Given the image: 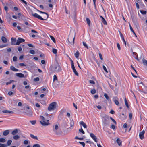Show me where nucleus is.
<instances>
[{
  "label": "nucleus",
  "mask_w": 147,
  "mask_h": 147,
  "mask_svg": "<svg viewBox=\"0 0 147 147\" xmlns=\"http://www.w3.org/2000/svg\"><path fill=\"white\" fill-rule=\"evenodd\" d=\"M79 143L80 144H81V145H82L83 146V147H85V143L84 142H79Z\"/></svg>",
  "instance_id": "obj_46"
},
{
  "label": "nucleus",
  "mask_w": 147,
  "mask_h": 147,
  "mask_svg": "<svg viewBox=\"0 0 147 147\" xmlns=\"http://www.w3.org/2000/svg\"><path fill=\"white\" fill-rule=\"evenodd\" d=\"M52 52L54 54H56L57 53V51L56 49L54 48H53Z\"/></svg>",
  "instance_id": "obj_35"
},
{
  "label": "nucleus",
  "mask_w": 147,
  "mask_h": 147,
  "mask_svg": "<svg viewBox=\"0 0 147 147\" xmlns=\"http://www.w3.org/2000/svg\"><path fill=\"white\" fill-rule=\"evenodd\" d=\"M116 142L119 146H120L122 143V141L120 140V139L119 138L117 139Z\"/></svg>",
  "instance_id": "obj_21"
},
{
  "label": "nucleus",
  "mask_w": 147,
  "mask_h": 147,
  "mask_svg": "<svg viewBox=\"0 0 147 147\" xmlns=\"http://www.w3.org/2000/svg\"><path fill=\"white\" fill-rule=\"evenodd\" d=\"M6 141L5 140L2 138H0V142L4 143Z\"/></svg>",
  "instance_id": "obj_38"
},
{
  "label": "nucleus",
  "mask_w": 147,
  "mask_h": 147,
  "mask_svg": "<svg viewBox=\"0 0 147 147\" xmlns=\"http://www.w3.org/2000/svg\"><path fill=\"white\" fill-rule=\"evenodd\" d=\"M129 119L131 120L132 117V114L131 113H130L129 114Z\"/></svg>",
  "instance_id": "obj_53"
},
{
  "label": "nucleus",
  "mask_w": 147,
  "mask_h": 147,
  "mask_svg": "<svg viewBox=\"0 0 147 147\" xmlns=\"http://www.w3.org/2000/svg\"><path fill=\"white\" fill-rule=\"evenodd\" d=\"M13 94V92L11 91H9L8 93V94L9 96L12 95Z\"/></svg>",
  "instance_id": "obj_62"
},
{
  "label": "nucleus",
  "mask_w": 147,
  "mask_h": 147,
  "mask_svg": "<svg viewBox=\"0 0 147 147\" xmlns=\"http://www.w3.org/2000/svg\"><path fill=\"white\" fill-rule=\"evenodd\" d=\"M131 17L133 22L134 23H135L136 21L135 19V17L131 15Z\"/></svg>",
  "instance_id": "obj_48"
},
{
  "label": "nucleus",
  "mask_w": 147,
  "mask_h": 147,
  "mask_svg": "<svg viewBox=\"0 0 147 147\" xmlns=\"http://www.w3.org/2000/svg\"><path fill=\"white\" fill-rule=\"evenodd\" d=\"M40 118L42 120L40 121V124L43 126H48L50 125L49 120H46L45 117L42 116H40Z\"/></svg>",
  "instance_id": "obj_4"
},
{
  "label": "nucleus",
  "mask_w": 147,
  "mask_h": 147,
  "mask_svg": "<svg viewBox=\"0 0 147 147\" xmlns=\"http://www.w3.org/2000/svg\"><path fill=\"white\" fill-rule=\"evenodd\" d=\"M16 75L20 78H24V74L22 73H16Z\"/></svg>",
  "instance_id": "obj_13"
},
{
  "label": "nucleus",
  "mask_w": 147,
  "mask_h": 147,
  "mask_svg": "<svg viewBox=\"0 0 147 147\" xmlns=\"http://www.w3.org/2000/svg\"><path fill=\"white\" fill-rule=\"evenodd\" d=\"M19 65L20 66H26L25 64H24V63H20L19 64Z\"/></svg>",
  "instance_id": "obj_60"
},
{
  "label": "nucleus",
  "mask_w": 147,
  "mask_h": 147,
  "mask_svg": "<svg viewBox=\"0 0 147 147\" xmlns=\"http://www.w3.org/2000/svg\"><path fill=\"white\" fill-rule=\"evenodd\" d=\"M90 92L92 94H94L96 93V90L95 89H92L91 91Z\"/></svg>",
  "instance_id": "obj_36"
},
{
  "label": "nucleus",
  "mask_w": 147,
  "mask_h": 147,
  "mask_svg": "<svg viewBox=\"0 0 147 147\" xmlns=\"http://www.w3.org/2000/svg\"><path fill=\"white\" fill-rule=\"evenodd\" d=\"M29 53L32 54H34L35 53V52L34 50H30L29 51Z\"/></svg>",
  "instance_id": "obj_40"
},
{
  "label": "nucleus",
  "mask_w": 147,
  "mask_h": 147,
  "mask_svg": "<svg viewBox=\"0 0 147 147\" xmlns=\"http://www.w3.org/2000/svg\"><path fill=\"white\" fill-rule=\"evenodd\" d=\"M2 112L3 113H11L13 114L14 113V112L12 111H10L7 110H3L2 111Z\"/></svg>",
  "instance_id": "obj_12"
},
{
  "label": "nucleus",
  "mask_w": 147,
  "mask_h": 147,
  "mask_svg": "<svg viewBox=\"0 0 147 147\" xmlns=\"http://www.w3.org/2000/svg\"><path fill=\"white\" fill-rule=\"evenodd\" d=\"M103 68L104 70L106 72H108V71L106 69V67L104 65H103Z\"/></svg>",
  "instance_id": "obj_55"
},
{
  "label": "nucleus",
  "mask_w": 147,
  "mask_h": 147,
  "mask_svg": "<svg viewBox=\"0 0 147 147\" xmlns=\"http://www.w3.org/2000/svg\"><path fill=\"white\" fill-rule=\"evenodd\" d=\"M119 34H120V35L121 38H123V37H124V36H123V34H122L121 32L119 31Z\"/></svg>",
  "instance_id": "obj_61"
},
{
  "label": "nucleus",
  "mask_w": 147,
  "mask_h": 147,
  "mask_svg": "<svg viewBox=\"0 0 147 147\" xmlns=\"http://www.w3.org/2000/svg\"><path fill=\"white\" fill-rule=\"evenodd\" d=\"M7 146L6 144L0 143V147H6Z\"/></svg>",
  "instance_id": "obj_45"
},
{
  "label": "nucleus",
  "mask_w": 147,
  "mask_h": 147,
  "mask_svg": "<svg viewBox=\"0 0 147 147\" xmlns=\"http://www.w3.org/2000/svg\"><path fill=\"white\" fill-rule=\"evenodd\" d=\"M124 100H125V105L127 107V108H129V106L128 105L127 102L126 98H125Z\"/></svg>",
  "instance_id": "obj_32"
},
{
  "label": "nucleus",
  "mask_w": 147,
  "mask_h": 147,
  "mask_svg": "<svg viewBox=\"0 0 147 147\" xmlns=\"http://www.w3.org/2000/svg\"><path fill=\"white\" fill-rule=\"evenodd\" d=\"M9 133V130H6L4 131L3 134L4 136H6L8 135Z\"/></svg>",
  "instance_id": "obj_18"
},
{
  "label": "nucleus",
  "mask_w": 147,
  "mask_h": 147,
  "mask_svg": "<svg viewBox=\"0 0 147 147\" xmlns=\"http://www.w3.org/2000/svg\"><path fill=\"white\" fill-rule=\"evenodd\" d=\"M39 77H36L34 79V81H39Z\"/></svg>",
  "instance_id": "obj_42"
},
{
  "label": "nucleus",
  "mask_w": 147,
  "mask_h": 147,
  "mask_svg": "<svg viewBox=\"0 0 147 147\" xmlns=\"http://www.w3.org/2000/svg\"><path fill=\"white\" fill-rule=\"evenodd\" d=\"M18 50L19 52H21L22 51V48L21 47H19L18 48Z\"/></svg>",
  "instance_id": "obj_59"
},
{
  "label": "nucleus",
  "mask_w": 147,
  "mask_h": 147,
  "mask_svg": "<svg viewBox=\"0 0 147 147\" xmlns=\"http://www.w3.org/2000/svg\"><path fill=\"white\" fill-rule=\"evenodd\" d=\"M14 81L13 80H10L9 82H6V84L7 85H8V84H11L12 82Z\"/></svg>",
  "instance_id": "obj_44"
},
{
  "label": "nucleus",
  "mask_w": 147,
  "mask_h": 147,
  "mask_svg": "<svg viewBox=\"0 0 147 147\" xmlns=\"http://www.w3.org/2000/svg\"><path fill=\"white\" fill-rule=\"evenodd\" d=\"M1 40L3 43H5L7 42V40L5 37L2 36Z\"/></svg>",
  "instance_id": "obj_19"
},
{
  "label": "nucleus",
  "mask_w": 147,
  "mask_h": 147,
  "mask_svg": "<svg viewBox=\"0 0 147 147\" xmlns=\"http://www.w3.org/2000/svg\"><path fill=\"white\" fill-rule=\"evenodd\" d=\"M18 132V129H16L13 130L11 134L13 135H16Z\"/></svg>",
  "instance_id": "obj_22"
},
{
  "label": "nucleus",
  "mask_w": 147,
  "mask_h": 147,
  "mask_svg": "<svg viewBox=\"0 0 147 147\" xmlns=\"http://www.w3.org/2000/svg\"><path fill=\"white\" fill-rule=\"evenodd\" d=\"M26 113V115L29 116H32V112L30 110L27 111Z\"/></svg>",
  "instance_id": "obj_16"
},
{
  "label": "nucleus",
  "mask_w": 147,
  "mask_h": 147,
  "mask_svg": "<svg viewBox=\"0 0 147 147\" xmlns=\"http://www.w3.org/2000/svg\"><path fill=\"white\" fill-rule=\"evenodd\" d=\"M50 70L54 72L58 73L61 71V69L59 64L56 61V63L52 65L50 67Z\"/></svg>",
  "instance_id": "obj_1"
},
{
  "label": "nucleus",
  "mask_w": 147,
  "mask_h": 147,
  "mask_svg": "<svg viewBox=\"0 0 147 147\" xmlns=\"http://www.w3.org/2000/svg\"><path fill=\"white\" fill-rule=\"evenodd\" d=\"M99 55L100 58V59L101 60H102L103 59V58L102 55V54L100 53H99Z\"/></svg>",
  "instance_id": "obj_51"
},
{
  "label": "nucleus",
  "mask_w": 147,
  "mask_h": 147,
  "mask_svg": "<svg viewBox=\"0 0 147 147\" xmlns=\"http://www.w3.org/2000/svg\"><path fill=\"white\" fill-rule=\"evenodd\" d=\"M30 122L32 125H34L36 122V120L31 121Z\"/></svg>",
  "instance_id": "obj_47"
},
{
  "label": "nucleus",
  "mask_w": 147,
  "mask_h": 147,
  "mask_svg": "<svg viewBox=\"0 0 147 147\" xmlns=\"http://www.w3.org/2000/svg\"><path fill=\"white\" fill-rule=\"evenodd\" d=\"M79 132L81 133H82L83 134H85V132L83 130L82 128H81V129H79Z\"/></svg>",
  "instance_id": "obj_39"
},
{
  "label": "nucleus",
  "mask_w": 147,
  "mask_h": 147,
  "mask_svg": "<svg viewBox=\"0 0 147 147\" xmlns=\"http://www.w3.org/2000/svg\"><path fill=\"white\" fill-rule=\"evenodd\" d=\"M70 127H72L74 125V122L73 120H72L70 123Z\"/></svg>",
  "instance_id": "obj_29"
},
{
  "label": "nucleus",
  "mask_w": 147,
  "mask_h": 147,
  "mask_svg": "<svg viewBox=\"0 0 147 147\" xmlns=\"http://www.w3.org/2000/svg\"><path fill=\"white\" fill-rule=\"evenodd\" d=\"M104 96L108 101H109V100H110L108 95L106 93H105L104 94Z\"/></svg>",
  "instance_id": "obj_24"
},
{
  "label": "nucleus",
  "mask_w": 147,
  "mask_h": 147,
  "mask_svg": "<svg viewBox=\"0 0 147 147\" xmlns=\"http://www.w3.org/2000/svg\"><path fill=\"white\" fill-rule=\"evenodd\" d=\"M23 3H24L26 5H27V2L25 1L24 0H20Z\"/></svg>",
  "instance_id": "obj_63"
},
{
  "label": "nucleus",
  "mask_w": 147,
  "mask_h": 147,
  "mask_svg": "<svg viewBox=\"0 0 147 147\" xmlns=\"http://www.w3.org/2000/svg\"><path fill=\"white\" fill-rule=\"evenodd\" d=\"M13 139L14 140H17L19 139L20 138V136L18 135H15L13 137Z\"/></svg>",
  "instance_id": "obj_28"
},
{
  "label": "nucleus",
  "mask_w": 147,
  "mask_h": 147,
  "mask_svg": "<svg viewBox=\"0 0 147 147\" xmlns=\"http://www.w3.org/2000/svg\"><path fill=\"white\" fill-rule=\"evenodd\" d=\"M129 26L130 28V29L131 30L132 32L135 35V36L137 37V36H136V34L135 33V32H134V30H133V28H132V27L131 26V25L130 24H129Z\"/></svg>",
  "instance_id": "obj_23"
},
{
  "label": "nucleus",
  "mask_w": 147,
  "mask_h": 147,
  "mask_svg": "<svg viewBox=\"0 0 147 147\" xmlns=\"http://www.w3.org/2000/svg\"><path fill=\"white\" fill-rule=\"evenodd\" d=\"M143 63L144 65L147 66V60L143 59Z\"/></svg>",
  "instance_id": "obj_33"
},
{
  "label": "nucleus",
  "mask_w": 147,
  "mask_h": 147,
  "mask_svg": "<svg viewBox=\"0 0 147 147\" xmlns=\"http://www.w3.org/2000/svg\"><path fill=\"white\" fill-rule=\"evenodd\" d=\"M16 38H12L11 39V45H16Z\"/></svg>",
  "instance_id": "obj_15"
},
{
  "label": "nucleus",
  "mask_w": 147,
  "mask_h": 147,
  "mask_svg": "<svg viewBox=\"0 0 147 147\" xmlns=\"http://www.w3.org/2000/svg\"><path fill=\"white\" fill-rule=\"evenodd\" d=\"M80 124L83 126L84 128H86L87 126L86 124L83 121H81L80 122Z\"/></svg>",
  "instance_id": "obj_20"
},
{
  "label": "nucleus",
  "mask_w": 147,
  "mask_h": 147,
  "mask_svg": "<svg viewBox=\"0 0 147 147\" xmlns=\"http://www.w3.org/2000/svg\"><path fill=\"white\" fill-rule=\"evenodd\" d=\"M10 69L14 71H18L19 70L13 66H11L10 67Z\"/></svg>",
  "instance_id": "obj_14"
},
{
  "label": "nucleus",
  "mask_w": 147,
  "mask_h": 147,
  "mask_svg": "<svg viewBox=\"0 0 147 147\" xmlns=\"http://www.w3.org/2000/svg\"><path fill=\"white\" fill-rule=\"evenodd\" d=\"M33 147H40V146L39 144H37L34 145Z\"/></svg>",
  "instance_id": "obj_50"
},
{
  "label": "nucleus",
  "mask_w": 147,
  "mask_h": 147,
  "mask_svg": "<svg viewBox=\"0 0 147 147\" xmlns=\"http://www.w3.org/2000/svg\"><path fill=\"white\" fill-rule=\"evenodd\" d=\"M89 82L92 84H95V82L93 80H90L89 81Z\"/></svg>",
  "instance_id": "obj_52"
},
{
  "label": "nucleus",
  "mask_w": 147,
  "mask_h": 147,
  "mask_svg": "<svg viewBox=\"0 0 147 147\" xmlns=\"http://www.w3.org/2000/svg\"><path fill=\"white\" fill-rule=\"evenodd\" d=\"M109 113L112 114H114L115 113V112L113 110H111L110 111Z\"/></svg>",
  "instance_id": "obj_64"
},
{
  "label": "nucleus",
  "mask_w": 147,
  "mask_h": 147,
  "mask_svg": "<svg viewBox=\"0 0 147 147\" xmlns=\"http://www.w3.org/2000/svg\"><path fill=\"white\" fill-rule=\"evenodd\" d=\"M27 45L29 46V47H34L33 46V45L31 44H28Z\"/></svg>",
  "instance_id": "obj_58"
},
{
  "label": "nucleus",
  "mask_w": 147,
  "mask_h": 147,
  "mask_svg": "<svg viewBox=\"0 0 147 147\" xmlns=\"http://www.w3.org/2000/svg\"><path fill=\"white\" fill-rule=\"evenodd\" d=\"M90 137L96 142H97V138L96 136L92 133H91L90 134Z\"/></svg>",
  "instance_id": "obj_8"
},
{
  "label": "nucleus",
  "mask_w": 147,
  "mask_h": 147,
  "mask_svg": "<svg viewBox=\"0 0 147 147\" xmlns=\"http://www.w3.org/2000/svg\"><path fill=\"white\" fill-rule=\"evenodd\" d=\"M86 20L87 21V23L88 24V25L89 26H90V20L88 18H86Z\"/></svg>",
  "instance_id": "obj_37"
},
{
  "label": "nucleus",
  "mask_w": 147,
  "mask_h": 147,
  "mask_svg": "<svg viewBox=\"0 0 147 147\" xmlns=\"http://www.w3.org/2000/svg\"><path fill=\"white\" fill-rule=\"evenodd\" d=\"M117 99H118L117 97H114L113 98V100L116 105H118L119 104V102Z\"/></svg>",
  "instance_id": "obj_11"
},
{
  "label": "nucleus",
  "mask_w": 147,
  "mask_h": 147,
  "mask_svg": "<svg viewBox=\"0 0 147 147\" xmlns=\"http://www.w3.org/2000/svg\"><path fill=\"white\" fill-rule=\"evenodd\" d=\"M31 12L32 13V14L33 16L42 20H46L49 17V15L47 13V14H45L46 15V16H43L44 18H43L41 17V16L38 15L36 13H35L34 14L33 13L32 11Z\"/></svg>",
  "instance_id": "obj_3"
},
{
  "label": "nucleus",
  "mask_w": 147,
  "mask_h": 147,
  "mask_svg": "<svg viewBox=\"0 0 147 147\" xmlns=\"http://www.w3.org/2000/svg\"><path fill=\"white\" fill-rule=\"evenodd\" d=\"M12 140H9L7 142V144L8 146H10L12 143Z\"/></svg>",
  "instance_id": "obj_34"
},
{
  "label": "nucleus",
  "mask_w": 147,
  "mask_h": 147,
  "mask_svg": "<svg viewBox=\"0 0 147 147\" xmlns=\"http://www.w3.org/2000/svg\"><path fill=\"white\" fill-rule=\"evenodd\" d=\"M100 16V18L102 19V23L106 25L107 24V23L104 18L101 16Z\"/></svg>",
  "instance_id": "obj_17"
},
{
  "label": "nucleus",
  "mask_w": 147,
  "mask_h": 147,
  "mask_svg": "<svg viewBox=\"0 0 147 147\" xmlns=\"http://www.w3.org/2000/svg\"><path fill=\"white\" fill-rule=\"evenodd\" d=\"M74 74L76 76H78V74L75 69L73 70Z\"/></svg>",
  "instance_id": "obj_41"
},
{
  "label": "nucleus",
  "mask_w": 147,
  "mask_h": 147,
  "mask_svg": "<svg viewBox=\"0 0 147 147\" xmlns=\"http://www.w3.org/2000/svg\"><path fill=\"white\" fill-rule=\"evenodd\" d=\"M59 129V127L56 124L55 125L54 127L53 130L54 131L55 133L56 134H57V131Z\"/></svg>",
  "instance_id": "obj_9"
},
{
  "label": "nucleus",
  "mask_w": 147,
  "mask_h": 147,
  "mask_svg": "<svg viewBox=\"0 0 147 147\" xmlns=\"http://www.w3.org/2000/svg\"><path fill=\"white\" fill-rule=\"evenodd\" d=\"M83 45L86 48L88 49V45H87V44L86 42H83Z\"/></svg>",
  "instance_id": "obj_43"
},
{
  "label": "nucleus",
  "mask_w": 147,
  "mask_h": 147,
  "mask_svg": "<svg viewBox=\"0 0 147 147\" xmlns=\"http://www.w3.org/2000/svg\"><path fill=\"white\" fill-rule=\"evenodd\" d=\"M17 58L16 56H14L13 57V61H17Z\"/></svg>",
  "instance_id": "obj_56"
},
{
  "label": "nucleus",
  "mask_w": 147,
  "mask_h": 147,
  "mask_svg": "<svg viewBox=\"0 0 147 147\" xmlns=\"http://www.w3.org/2000/svg\"><path fill=\"white\" fill-rule=\"evenodd\" d=\"M30 136L32 138L34 139H36V140H38V138H37V136H34L32 134H30Z\"/></svg>",
  "instance_id": "obj_25"
},
{
  "label": "nucleus",
  "mask_w": 147,
  "mask_h": 147,
  "mask_svg": "<svg viewBox=\"0 0 147 147\" xmlns=\"http://www.w3.org/2000/svg\"><path fill=\"white\" fill-rule=\"evenodd\" d=\"M50 37L54 43H56V41L54 38L52 36L50 35Z\"/></svg>",
  "instance_id": "obj_30"
},
{
  "label": "nucleus",
  "mask_w": 147,
  "mask_h": 147,
  "mask_svg": "<svg viewBox=\"0 0 147 147\" xmlns=\"http://www.w3.org/2000/svg\"><path fill=\"white\" fill-rule=\"evenodd\" d=\"M75 39V36L74 37V38L70 36V37L68 39V42L69 43L71 44V43L70 42V41H71L72 40H73V44H74Z\"/></svg>",
  "instance_id": "obj_10"
},
{
  "label": "nucleus",
  "mask_w": 147,
  "mask_h": 147,
  "mask_svg": "<svg viewBox=\"0 0 147 147\" xmlns=\"http://www.w3.org/2000/svg\"><path fill=\"white\" fill-rule=\"evenodd\" d=\"M79 53L78 51H77L75 53V56L77 58H78L79 56Z\"/></svg>",
  "instance_id": "obj_27"
},
{
  "label": "nucleus",
  "mask_w": 147,
  "mask_h": 147,
  "mask_svg": "<svg viewBox=\"0 0 147 147\" xmlns=\"http://www.w3.org/2000/svg\"><path fill=\"white\" fill-rule=\"evenodd\" d=\"M57 103L56 102H53L50 104L48 108L49 111H51L54 110L56 108Z\"/></svg>",
  "instance_id": "obj_5"
},
{
  "label": "nucleus",
  "mask_w": 147,
  "mask_h": 147,
  "mask_svg": "<svg viewBox=\"0 0 147 147\" xmlns=\"http://www.w3.org/2000/svg\"><path fill=\"white\" fill-rule=\"evenodd\" d=\"M103 125L104 127H107L109 125L110 121L109 117L107 115H105L102 118Z\"/></svg>",
  "instance_id": "obj_2"
},
{
  "label": "nucleus",
  "mask_w": 147,
  "mask_h": 147,
  "mask_svg": "<svg viewBox=\"0 0 147 147\" xmlns=\"http://www.w3.org/2000/svg\"><path fill=\"white\" fill-rule=\"evenodd\" d=\"M25 41L24 39L22 38H18L16 42V45H19L20 43Z\"/></svg>",
  "instance_id": "obj_7"
},
{
  "label": "nucleus",
  "mask_w": 147,
  "mask_h": 147,
  "mask_svg": "<svg viewBox=\"0 0 147 147\" xmlns=\"http://www.w3.org/2000/svg\"><path fill=\"white\" fill-rule=\"evenodd\" d=\"M57 78L55 75H54L53 76V82L54 84L55 82V81H57Z\"/></svg>",
  "instance_id": "obj_26"
},
{
  "label": "nucleus",
  "mask_w": 147,
  "mask_h": 147,
  "mask_svg": "<svg viewBox=\"0 0 147 147\" xmlns=\"http://www.w3.org/2000/svg\"><path fill=\"white\" fill-rule=\"evenodd\" d=\"M117 47H118V48L119 50H120L121 47H120V45L118 43H117Z\"/></svg>",
  "instance_id": "obj_57"
},
{
  "label": "nucleus",
  "mask_w": 147,
  "mask_h": 147,
  "mask_svg": "<svg viewBox=\"0 0 147 147\" xmlns=\"http://www.w3.org/2000/svg\"><path fill=\"white\" fill-rule=\"evenodd\" d=\"M145 133V131L144 130H143L142 132L140 133L139 134V136L140 138L142 140L144 138V134Z\"/></svg>",
  "instance_id": "obj_6"
},
{
  "label": "nucleus",
  "mask_w": 147,
  "mask_h": 147,
  "mask_svg": "<svg viewBox=\"0 0 147 147\" xmlns=\"http://www.w3.org/2000/svg\"><path fill=\"white\" fill-rule=\"evenodd\" d=\"M110 119L113 122V123H115V125L116 124V121L113 119L111 117H110Z\"/></svg>",
  "instance_id": "obj_49"
},
{
  "label": "nucleus",
  "mask_w": 147,
  "mask_h": 147,
  "mask_svg": "<svg viewBox=\"0 0 147 147\" xmlns=\"http://www.w3.org/2000/svg\"><path fill=\"white\" fill-rule=\"evenodd\" d=\"M28 141L27 140H25L24 141V144L25 145H27L28 144Z\"/></svg>",
  "instance_id": "obj_54"
},
{
  "label": "nucleus",
  "mask_w": 147,
  "mask_h": 147,
  "mask_svg": "<svg viewBox=\"0 0 147 147\" xmlns=\"http://www.w3.org/2000/svg\"><path fill=\"white\" fill-rule=\"evenodd\" d=\"M141 13L143 15H145L146 14L147 12L146 11H144L143 10H140V11Z\"/></svg>",
  "instance_id": "obj_31"
}]
</instances>
